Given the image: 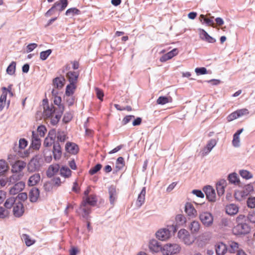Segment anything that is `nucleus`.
Listing matches in <instances>:
<instances>
[{
	"label": "nucleus",
	"mask_w": 255,
	"mask_h": 255,
	"mask_svg": "<svg viewBox=\"0 0 255 255\" xmlns=\"http://www.w3.org/2000/svg\"><path fill=\"white\" fill-rule=\"evenodd\" d=\"M66 150L73 154H76L79 151L78 145L74 142H68L65 145Z\"/></svg>",
	"instance_id": "nucleus-16"
},
{
	"label": "nucleus",
	"mask_w": 255,
	"mask_h": 255,
	"mask_svg": "<svg viewBox=\"0 0 255 255\" xmlns=\"http://www.w3.org/2000/svg\"><path fill=\"white\" fill-rule=\"evenodd\" d=\"M171 102L172 98L171 97H167L164 96L159 97L156 101V103L158 105H164Z\"/></svg>",
	"instance_id": "nucleus-36"
},
{
	"label": "nucleus",
	"mask_w": 255,
	"mask_h": 255,
	"mask_svg": "<svg viewBox=\"0 0 255 255\" xmlns=\"http://www.w3.org/2000/svg\"><path fill=\"white\" fill-rule=\"evenodd\" d=\"M7 97L6 92H2L0 97V111H1L6 105V100Z\"/></svg>",
	"instance_id": "nucleus-41"
},
{
	"label": "nucleus",
	"mask_w": 255,
	"mask_h": 255,
	"mask_svg": "<svg viewBox=\"0 0 255 255\" xmlns=\"http://www.w3.org/2000/svg\"><path fill=\"white\" fill-rule=\"evenodd\" d=\"M15 68L16 63L15 62L12 61L7 67L6 69V73L10 75H12L15 73Z\"/></svg>",
	"instance_id": "nucleus-43"
},
{
	"label": "nucleus",
	"mask_w": 255,
	"mask_h": 255,
	"mask_svg": "<svg viewBox=\"0 0 255 255\" xmlns=\"http://www.w3.org/2000/svg\"><path fill=\"white\" fill-rule=\"evenodd\" d=\"M240 175L246 179H249L253 177V174L249 171L246 170H241L240 171Z\"/></svg>",
	"instance_id": "nucleus-45"
},
{
	"label": "nucleus",
	"mask_w": 255,
	"mask_h": 255,
	"mask_svg": "<svg viewBox=\"0 0 255 255\" xmlns=\"http://www.w3.org/2000/svg\"><path fill=\"white\" fill-rule=\"evenodd\" d=\"M199 34L200 38L206 41L209 43H215L216 42V39L213 37L210 36L208 33L203 29H199Z\"/></svg>",
	"instance_id": "nucleus-18"
},
{
	"label": "nucleus",
	"mask_w": 255,
	"mask_h": 255,
	"mask_svg": "<svg viewBox=\"0 0 255 255\" xmlns=\"http://www.w3.org/2000/svg\"><path fill=\"white\" fill-rule=\"evenodd\" d=\"M247 204L249 207L254 208L255 207V197L249 198L247 200Z\"/></svg>",
	"instance_id": "nucleus-60"
},
{
	"label": "nucleus",
	"mask_w": 255,
	"mask_h": 255,
	"mask_svg": "<svg viewBox=\"0 0 255 255\" xmlns=\"http://www.w3.org/2000/svg\"><path fill=\"white\" fill-rule=\"evenodd\" d=\"M79 75V71H68L66 74V77L70 83H76Z\"/></svg>",
	"instance_id": "nucleus-20"
},
{
	"label": "nucleus",
	"mask_w": 255,
	"mask_h": 255,
	"mask_svg": "<svg viewBox=\"0 0 255 255\" xmlns=\"http://www.w3.org/2000/svg\"><path fill=\"white\" fill-rule=\"evenodd\" d=\"M176 226H182L186 222L185 216L181 214L177 215L175 217Z\"/></svg>",
	"instance_id": "nucleus-35"
},
{
	"label": "nucleus",
	"mask_w": 255,
	"mask_h": 255,
	"mask_svg": "<svg viewBox=\"0 0 255 255\" xmlns=\"http://www.w3.org/2000/svg\"><path fill=\"white\" fill-rule=\"evenodd\" d=\"M40 180V176L39 173H36L31 176L28 181L29 186H33L36 185Z\"/></svg>",
	"instance_id": "nucleus-27"
},
{
	"label": "nucleus",
	"mask_w": 255,
	"mask_h": 255,
	"mask_svg": "<svg viewBox=\"0 0 255 255\" xmlns=\"http://www.w3.org/2000/svg\"><path fill=\"white\" fill-rule=\"evenodd\" d=\"M250 228L246 223L238 224L233 229V232L235 235H245L249 233Z\"/></svg>",
	"instance_id": "nucleus-5"
},
{
	"label": "nucleus",
	"mask_w": 255,
	"mask_h": 255,
	"mask_svg": "<svg viewBox=\"0 0 255 255\" xmlns=\"http://www.w3.org/2000/svg\"><path fill=\"white\" fill-rule=\"evenodd\" d=\"M26 163L21 160L16 161L12 165L11 171L13 173H18L21 172L25 167Z\"/></svg>",
	"instance_id": "nucleus-9"
},
{
	"label": "nucleus",
	"mask_w": 255,
	"mask_h": 255,
	"mask_svg": "<svg viewBox=\"0 0 255 255\" xmlns=\"http://www.w3.org/2000/svg\"><path fill=\"white\" fill-rule=\"evenodd\" d=\"M98 201L97 196L95 194H91L88 196L84 197L82 202L88 204L89 205L95 206Z\"/></svg>",
	"instance_id": "nucleus-15"
},
{
	"label": "nucleus",
	"mask_w": 255,
	"mask_h": 255,
	"mask_svg": "<svg viewBox=\"0 0 255 255\" xmlns=\"http://www.w3.org/2000/svg\"><path fill=\"white\" fill-rule=\"evenodd\" d=\"M60 174L62 177L68 178L71 177L72 171L68 167L63 166L60 168Z\"/></svg>",
	"instance_id": "nucleus-30"
},
{
	"label": "nucleus",
	"mask_w": 255,
	"mask_h": 255,
	"mask_svg": "<svg viewBox=\"0 0 255 255\" xmlns=\"http://www.w3.org/2000/svg\"><path fill=\"white\" fill-rule=\"evenodd\" d=\"M37 130L38 134L41 137H43L47 131L46 127L43 125L39 126L37 128Z\"/></svg>",
	"instance_id": "nucleus-50"
},
{
	"label": "nucleus",
	"mask_w": 255,
	"mask_h": 255,
	"mask_svg": "<svg viewBox=\"0 0 255 255\" xmlns=\"http://www.w3.org/2000/svg\"><path fill=\"white\" fill-rule=\"evenodd\" d=\"M110 203L114 205L117 199V191L115 186L111 185L108 189Z\"/></svg>",
	"instance_id": "nucleus-10"
},
{
	"label": "nucleus",
	"mask_w": 255,
	"mask_h": 255,
	"mask_svg": "<svg viewBox=\"0 0 255 255\" xmlns=\"http://www.w3.org/2000/svg\"><path fill=\"white\" fill-rule=\"evenodd\" d=\"M64 181H61V179L59 177H54L52 179V184L56 186H59Z\"/></svg>",
	"instance_id": "nucleus-59"
},
{
	"label": "nucleus",
	"mask_w": 255,
	"mask_h": 255,
	"mask_svg": "<svg viewBox=\"0 0 255 255\" xmlns=\"http://www.w3.org/2000/svg\"><path fill=\"white\" fill-rule=\"evenodd\" d=\"M156 237L160 240L166 241L170 237V232L165 228L161 229L156 233Z\"/></svg>",
	"instance_id": "nucleus-8"
},
{
	"label": "nucleus",
	"mask_w": 255,
	"mask_h": 255,
	"mask_svg": "<svg viewBox=\"0 0 255 255\" xmlns=\"http://www.w3.org/2000/svg\"><path fill=\"white\" fill-rule=\"evenodd\" d=\"M13 214L15 217H20L24 212L23 206L21 202H18L15 203L13 209Z\"/></svg>",
	"instance_id": "nucleus-14"
},
{
	"label": "nucleus",
	"mask_w": 255,
	"mask_h": 255,
	"mask_svg": "<svg viewBox=\"0 0 255 255\" xmlns=\"http://www.w3.org/2000/svg\"><path fill=\"white\" fill-rule=\"evenodd\" d=\"M238 118V116L237 113V111L233 112L230 115H229L227 117V120L228 122H231Z\"/></svg>",
	"instance_id": "nucleus-62"
},
{
	"label": "nucleus",
	"mask_w": 255,
	"mask_h": 255,
	"mask_svg": "<svg viewBox=\"0 0 255 255\" xmlns=\"http://www.w3.org/2000/svg\"><path fill=\"white\" fill-rule=\"evenodd\" d=\"M178 53V50L177 48H174L172 49L171 51L167 53V56L169 57L170 59H171L174 56L177 55Z\"/></svg>",
	"instance_id": "nucleus-63"
},
{
	"label": "nucleus",
	"mask_w": 255,
	"mask_h": 255,
	"mask_svg": "<svg viewBox=\"0 0 255 255\" xmlns=\"http://www.w3.org/2000/svg\"><path fill=\"white\" fill-rule=\"evenodd\" d=\"M32 133V147L34 149H39L41 145L40 139L38 138V135L35 133L34 131H33Z\"/></svg>",
	"instance_id": "nucleus-22"
},
{
	"label": "nucleus",
	"mask_w": 255,
	"mask_h": 255,
	"mask_svg": "<svg viewBox=\"0 0 255 255\" xmlns=\"http://www.w3.org/2000/svg\"><path fill=\"white\" fill-rule=\"evenodd\" d=\"M95 91L96 93L97 98L101 101H102L104 97V93L103 91L98 88H95Z\"/></svg>",
	"instance_id": "nucleus-61"
},
{
	"label": "nucleus",
	"mask_w": 255,
	"mask_h": 255,
	"mask_svg": "<svg viewBox=\"0 0 255 255\" xmlns=\"http://www.w3.org/2000/svg\"><path fill=\"white\" fill-rule=\"evenodd\" d=\"M199 219L206 227H210L213 224L214 217L213 215L208 212H204L200 214Z\"/></svg>",
	"instance_id": "nucleus-4"
},
{
	"label": "nucleus",
	"mask_w": 255,
	"mask_h": 255,
	"mask_svg": "<svg viewBox=\"0 0 255 255\" xmlns=\"http://www.w3.org/2000/svg\"><path fill=\"white\" fill-rule=\"evenodd\" d=\"M243 128L240 129L234 134L232 143L234 146L238 147L240 145V134L243 132Z\"/></svg>",
	"instance_id": "nucleus-31"
},
{
	"label": "nucleus",
	"mask_w": 255,
	"mask_h": 255,
	"mask_svg": "<svg viewBox=\"0 0 255 255\" xmlns=\"http://www.w3.org/2000/svg\"><path fill=\"white\" fill-rule=\"evenodd\" d=\"M195 71L197 75H204L207 73V69L205 67L196 68Z\"/></svg>",
	"instance_id": "nucleus-58"
},
{
	"label": "nucleus",
	"mask_w": 255,
	"mask_h": 255,
	"mask_svg": "<svg viewBox=\"0 0 255 255\" xmlns=\"http://www.w3.org/2000/svg\"><path fill=\"white\" fill-rule=\"evenodd\" d=\"M80 210L82 211V215L83 217L86 218L91 212V208L88 204L82 202Z\"/></svg>",
	"instance_id": "nucleus-23"
},
{
	"label": "nucleus",
	"mask_w": 255,
	"mask_h": 255,
	"mask_svg": "<svg viewBox=\"0 0 255 255\" xmlns=\"http://www.w3.org/2000/svg\"><path fill=\"white\" fill-rule=\"evenodd\" d=\"M236 111L238 116V118L247 115L249 114V110L246 108L238 110Z\"/></svg>",
	"instance_id": "nucleus-56"
},
{
	"label": "nucleus",
	"mask_w": 255,
	"mask_h": 255,
	"mask_svg": "<svg viewBox=\"0 0 255 255\" xmlns=\"http://www.w3.org/2000/svg\"><path fill=\"white\" fill-rule=\"evenodd\" d=\"M254 187L252 183L249 184L243 188L241 190H237L235 192L234 196L236 200L238 201H242L244 200L246 197L253 192Z\"/></svg>",
	"instance_id": "nucleus-2"
},
{
	"label": "nucleus",
	"mask_w": 255,
	"mask_h": 255,
	"mask_svg": "<svg viewBox=\"0 0 255 255\" xmlns=\"http://www.w3.org/2000/svg\"><path fill=\"white\" fill-rule=\"evenodd\" d=\"M80 13V11L76 8H70L67 10L65 14L66 15H78Z\"/></svg>",
	"instance_id": "nucleus-46"
},
{
	"label": "nucleus",
	"mask_w": 255,
	"mask_h": 255,
	"mask_svg": "<svg viewBox=\"0 0 255 255\" xmlns=\"http://www.w3.org/2000/svg\"><path fill=\"white\" fill-rule=\"evenodd\" d=\"M102 168V165L101 164H97L94 167L91 168L89 171L90 174L94 175L99 171Z\"/></svg>",
	"instance_id": "nucleus-51"
},
{
	"label": "nucleus",
	"mask_w": 255,
	"mask_h": 255,
	"mask_svg": "<svg viewBox=\"0 0 255 255\" xmlns=\"http://www.w3.org/2000/svg\"><path fill=\"white\" fill-rule=\"evenodd\" d=\"M25 184L23 182H19L14 184L9 190V193L11 195H16L21 191L24 188Z\"/></svg>",
	"instance_id": "nucleus-13"
},
{
	"label": "nucleus",
	"mask_w": 255,
	"mask_h": 255,
	"mask_svg": "<svg viewBox=\"0 0 255 255\" xmlns=\"http://www.w3.org/2000/svg\"><path fill=\"white\" fill-rule=\"evenodd\" d=\"M239 211L238 207L234 204L228 205L226 207V212L227 214L232 216L236 215Z\"/></svg>",
	"instance_id": "nucleus-21"
},
{
	"label": "nucleus",
	"mask_w": 255,
	"mask_h": 255,
	"mask_svg": "<svg viewBox=\"0 0 255 255\" xmlns=\"http://www.w3.org/2000/svg\"><path fill=\"white\" fill-rule=\"evenodd\" d=\"M53 153L54 158L55 160H58L61 156L62 152L61 147L59 143L54 144L53 148Z\"/></svg>",
	"instance_id": "nucleus-29"
},
{
	"label": "nucleus",
	"mask_w": 255,
	"mask_h": 255,
	"mask_svg": "<svg viewBox=\"0 0 255 255\" xmlns=\"http://www.w3.org/2000/svg\"><path fill=\"white\" fill-rule=\"evenodd\" d=\"M43 116L45 118L51 119V123L52 125H56L59 122L61 115H56L53 117L55 113V108L52 104L49 105L48 104V100L44 99L43 100Z\"/></svg>",
	"instance_id": "nucleus-1"
},
{
	"label": "nucleus",
	"mask_w": 255,
	"mask_h": 255,
	"mask_svg": "<svg viewBox=\"0 0 255 255\" xmlns=\"http://www.w3.org/2000/svg\"><path fill=\"white\" fill-rule=\"evenodd\" d=\"M39 196V191L37 188H33L29 192V199L31 202H36Z\"/></svg>",
	"instance_id": "nucleus-28"
},
{
	"label": "nucleus",
	"mask_w": 255,
	"mask_h": 255,
	"mask_svg": "<svg viewBox=\"0 0 255 255\" xmlns=\"http://www.w3.org/2000/svg\"><path fill=\"white\" fill-rule=\"evenodd\" d=\"M189 229L193 234H197L200 229V224L199 222L194 221L189 226Z\"/></svg>",
	"instance_id": "nucleus-26"
},
{
	"label": "nucleus",
	"mask_w": 255,
	"mask_h": 255,
	"mask_svg": "<svg viewBox=\"0 0 255 255\" xmlns=\"http://www.w3.org/2000/svg\"><path fill=\"white\" fill-rule=\"evenodd\" d=\"M185 212L188 216L195 218L197 215V212L191 203H187L185 206Z\"/></svg>",
	"instance_id": "nucleus-11"
},
{
	"label": "nucleus",
	"mask_w": 255,
	"mask_h": 255,
	"mask_svg": "<svg viewBox=\"0 0 255 255\" xmlns=\"http://www.w3.org/2000/svg\"><path fill=\"white\" fill-rule=\"evenodd\" d=\"M217 142L215 139H212L209 140L206 145V146L204 148V151L205 154H208L209 153L212 149L216 145Z\"/></svg>",
	"instance_id": "nucleus-33"
},
{
	"label": "nucleus",
	"mask_w": 255,
	"mask_h": 255,
	"mask_svg": "<svg viewBox=\"0 0 255 255\" xmlns=\"http://www.w3.org/2000/svg\"><path fill=\"white\" fill-rule=\"evenodd\" d=\"M38 168V163L36 160H32L28 164V170L30 172L36 171Z\"/></svg>",
	"instance_id": "nucleus-39"
},
{
	"label": "nucleus",
	"mask_w": 255,
	"mask_h": 255,
	"mask_svg": "<svg viewBox=\"0 0 255 255\" xmlns=\"http://www.w3.org/2000/svg\"><path fill=\"white\" fill-rule=\"evenodd\" d=\"M60 170L59 164H52L49 166L47 171V175L49 177H51L57 173Z\"/></svg>",
	"instance_id": "nucleus-24"
},
{
	"label": "nucleus",
	"mask_w": 255,
	"mask_h": 255,
	"mask_svg": "<svg viewBox=\"0 0 255 255\" xmlns=\"http://www.w3.org/2000/svg\"><path fill=\"white\" fill-rule=\"evenodd\" d=\"M146 193L145 187H143L140 194H139L137 201L136 202V205L137 207H140L145 201V196Z\"/></svg>",
	"instance_id": "nucleus-25"
},
{
	"label": "nucleus",
	"mask_w": 255,
	"mask_h": 255,
	"mask_svg": "<svg viewBox=\"0 0 255 255\" xmlns=\"http://www.w3.org/2000/svg\"><path fill=\"white\" fill-rule=\"evenodd\" d=\"M185 244L187 245H191L194 242V239L192 238L189 233H188V235L185 237L183 240H182Z\"/></svg>",
	"instance_id": "nucleus-48"
},
{
	"label": "nucleus",
	"mask_w": 255,
	"mask_h": 255,
	"mask_svg": "<svg viewBox=\"0 0 255 255\" xmlns=\"http://www.w3.org/2000/svg\"><path fill=\"white\" fill-rule=\"evenodd\" d=\"M75 84V83H70L69 85L67 86L65 92L66 96H70L74 94L75 89H76Z\"/></svg>",
	"instance_id": "nucleus-37"
},
{
	"label": "nucleus",
	"mask_w": 255,
	"mask_h": 255,
	"mask_svg": "<svg viewBox=\"0 0 255 255\" xmlns=\"http://www.w3.org/2000/svg\"><path fill=\"white\" fill-rule=\"evenodd\" d=\"M65 79L63 77H57L53 79V85L56 88H61L64 86Z\"/></svg>",
	"instance_id": "nucleus-32"
},
{
	"label": "nucleus",
	"mask_w": 255,
	"mask_h": 255,
	"mask_svg": "<svg viewBox=\"0 0 255 255\" xmlns=\"http://www.w3.org/2000/svg\"><path fill=\"white\" fill-rule=\"evenodd\" d=\"M229 181L232 183H236L239 182V179L237 174L232 173L228 176Z\"/></svg>",
	"instance_id": "nucleus-52"
},
{
	"label": "nucleus",
	"mask_w": 255,
	"mask_h": 255,
	"mask_svg": "<svg viewBox=\"0 0 255 255\" xmlns=\"http://www.w3.org/2000/svg\"><path fill=\"white\" fill-rule=\"evenodd\" d=\"M248 220L253 223H255V213H250L248 216Z\"/></svg>",
	"instance_id": "nucleus-64"
},
{
	"label": "nucleus",
	"mask_w": 255,
	"mask_h": 255,
	"mask_svg": "<svg viewBox=\"0 0 255 255\" xmlns=\"http://www.w3.org/2000/svg\"><path fill=\"white\" fill-rule=\"evenodd\" d=\"M200 18L204 20V22L209 26H211L213 27H216L215 24L213 20L214 16H211L210 18L206 17L203 14H201Z\"/></svg>",
	"instance_id": "nucleus-42"
},
{
	"label": "nucleus",
	"mask_w": 255,
	"mask_h": 255,
	"mask_svg": "<svg viewBox=\"0 0 255 255\" xmlns=\"http://www.w3.org/2000/svg\"><path fill=\"white\" fill-rule=\"evenodd\" d=\"M189 232L185 229H181L178 233V237L181 240L188 235Z\"/></svg>",
	"instance_id": "nucleus-55"
},
{
	"label": "nucleus",
	"mask_w": 255,
	"mask_h": 255,
	"mask_svg": "<svg viewBox=\"0 0 255 255\" xmlns=\"http://www.w3.org/2000/svg\"><path fill=\"white\" fill-rule=\"evenodd\" d=\"M181 247L177 244H167L163 247L162 253L164 255H172L179 253Z\"/></svg>",
	"instance_id": "nucleus-3"
},
{
	"label": "nucleus",
	"mask_w": 255,
	"mask_h": 255,
	"mask_svg": "<svg viewBox=\"0 0 255 255\" xmlns=\"http://www.w3.org/2000/svg\"><path fill=\"white\" fill-rule=\"evenodd\" d=\"M227 185V182L224 179H221L216 184V189L219 196H222L225 192V188Z\"/></svg>",
	"instance_id": "nucleus-17"
},
{
	"label": "nucleus",
	"mask_w": 255,
	"mask_h": 255,
	"mask_svg": "<svg viewBox=\"0 0 255 255\" xmlns=\"http://www.w3.org/2000/svg\"><path fill=\"white\" fill-rule=\"evenodd\" d=\"M21 239L22 241L24 242L25 245L27 247H29L32 245L35 242V241L34 240H32L30 236L26 234H22L21 236Z\"/></svg>",
	"instance_id": "nucleus-34"
},
{
	"label": "nucleus",
	"mask_w": 255,
	"mask_h": 255,
	"mask_svg": "<svg viewBox=\"0 0 255 255\" xmlns=\"http://www.w3.org/2000/svg\"><path fill=\"white\" fill-rule=\"evenodd\" d=\"M216 252L217 255H225L228 250L227 246L222 243H218L215 246Z\"/></svg>",
	"instance_id": "nucleus-19"
},
{
	"label": "nucleus",
	"mask_w": 255,
	"mask_h": 255,
	"mask_svg": "<svg viewBox=\"0 0 255 255\" xmlns=\"http://www.w3.org/2000/svg\"><path fill=\"white\" fill-rule=\"evenodd\" d=\"M207 199L210 202H214L216 200V195L215 190L210 186H206L204 188Z\"/></svg>",
	"instance_id": "nucleus-7"
},
{
	"label": "nucleus",
	"mask_w": 255,
	"mask_h": 255,
	"mask_svg": "<svg viewBox=\"0 0 255 255\" xmlns=\"http://www.w3.org/2000/svg\"><path fill=\"white\" fill-rule=\"evenodd\" d=\"M125 166V161L123 157H119L118 158L116 163V167L118 170L122 169Z\"/></svg>",
	"instance_id": "nucleus-44"
},
{
	"label": "nucleus",
	"mask_w": 255,
	"mask_h": 255,
	"mask_svg": "<svg viewBox=\"0 0 255 255\" xmlns=\"http://www.w3.org/2000/svg\"><path fill=\"white\" fill-rule=\"evenodd\" d=\"M61 98L59 96H55L54 98V104L57 105L59 106V109L60 110H62V111L64 110V107L63 105H61Z\"/></svg>",
	"instance_id": "nucleus-53"
},
{
	"label": "nucleus",
	"mask_w": 255,
	"mask_h": 255,
	"mask_svg": "<svg viewBox=\"0 0 255 255\" xmlns=\"http://www.w3.org/2000/svg\"><path fill=\"white\" fill-rule=\"evenodd\" d=\"M57 2H58V1ZM59 3H60V4L58 6L60 5V7L58 10L62 11L67 7L68 5V0H60Z\"/></svg>",
	"instance_id": "nucleus-57"
},
{
	"label": "nucleus",
	"mask_w": 255,
	"mask_h": 255,
	"mask_svg": "<svg viewBox=\"0 0 255 255\" xmlns=\"http://www.w3.org/2000/svg\"><path fill=\"white\" fill-rule=\"evenodd\" d=\"M52 50L51 49H48L46 51H42L40 53V58L42 60H46L47 57L51 54Z\"/></svg>",
	"instance_id": "nucleus-49"
},
{
	"label": "nucleus",
	"mask_w": 255,
	"mask_h": 255,
	"mask_svg": "<svg viewBox=\"0 0 255 255\" xmlns=\"http://www.w3.org/2000/svg\"><path fill=\"white\" fill-rule=\"evenodd\" d=\"M8 169L7 162L3 159L0 160V174L2 175Z\"/></svg>",
	"instance_id": "nucleus-40"
},
{
	"label": "nucleus",
	"mask_w": 255,
	"mask_h": 255,
	"mask_svg": "<svg viewBox=\"0 0 255 255\" xmlns=\"http://www.w3.org/2000/svg\"><path fill=\"white\" fill-rule=\"evenodd\" d=\"M148 247L149 250L152 252L157 253L159 251L162 252V248L160 244L154 239L150 241Z\"/></svg>",
	"instance_id": "nucleus-12"
},
{
	"label": "nucleus",
	"mask_w": 255,
	"mask_h": 255,
	"mask_svg": "<svg viewBox=\"0 0 255 255\" xmlns=\"http://www.w3.org/2000/svg\"><path fill=\"white\" fill-rule=\"evenodd\" d=\"M57 139L61 142H64L67 138V136L65 132L63 131H58L57 133Z\"/></svg>",
	"instance_id": "nucleus-47"
},
{
	"label": "nucleus",
	"mask_w": 255,
	"mask_h": 255,
	"mask_svg": "<svg viewBox=\"0 0 255 255\" xmlns=\"http://www.w3.org/2000/svg\"><path fill=\"white\" fill-rule=\"evenodd\" d=\"M56 135L55 129L50 130L47 137L45 138L43 145L45 147H50L54 144Z\"/></svg>",
	"instance_id": "nucleus-6"
},
{
	"label": "nucleus",
	"mask_w": 255,
	"mask_h": 255,
	"mask_svg": "<svg viewBox=\"0 0 255 255\" xmlns=\"http://www.w3.org/2000/svg\"><path fill=\"white\" fill-rule=\"evenodd\" d=\"M14 202L15 200L13 198H9L6 200L4 203V206L6 208L10 209L14 204Z\"/></svg>",
	"instance_id": "nucleus-54"
},
{
	"label": "nucleus",
	"mask_w": 255,
	"mask_h": 255,
	"mask_svg": "<svg viewBox=\"0 0 255 255\" xmlns=\"http://www.w3.org/2000/svg\"><path fill=\"white\" fill-rule=\"evenodd\" d=\"M229 251L230 253H235L238 251L239 247L238 243L234 241H230L229 242Z\"/></svg>",
	"instance_id": "nucleus-38"
}]
</instances>
